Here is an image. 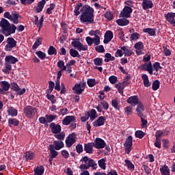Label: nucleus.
<instances>
[{
    "label": "nucleus",
    "instance_id": "obj_25",
    "mask_svg": "<svg viewBox=\"0 0 175 175\" xmlns=\"http://www.w3.org/2000/svg\"><path fill=\"white\" fill-rule=\"evenodd\" d=\"M142 70H146L150 73V75H152V65L151 64V62H149L148 64H142L141 66Z\"/></svg>",
    "mask_w": 175,
    "mask_h": 175
},
{
    "label": "nucleus",
    "instance_id": "obj_45",
    "mask_svg": "<svg viewBox=\"0 0 175 175\" xmlns=\"http://www.w3.org/2000/svg\"><path fill=\"white\" fill-rule=\"evenodd\" d=\"M88 117H90L92 121H94L95 118H98V113H96V111L95 109H92L90 112Z\"/></svg>",
    "mask_w": 175,
    "mask_h": 175
},
{
    "label": "nucleus",
    "instance_id": "obj_62",
    "mask_svg": "<svg viewBox=\"0 0 175 175\" xmlns=\"http://www.w3.org/2000/svg\"><path fill=\"white\" fill-rule=\"evenodd\" d=\"M35 2V0H21V3L22 5H24L25 6H27L28 5H31Z\"/></svg>",
    "mask_w": 175,
    "mask_h": 175
},
{
    "label": "nucleus",
    "instance_id": "obj_60",
    "mask_svg": "<svg viewBox=\"0 0 175 175\" xmlns=\"http://www.w3.org/2000/svg\"><path fill=\"white\" fill-rule=\"evenodd\" d=\"M109 81L111 83V84H116V83L118 81V78L114 75H112L109 77Z\"/></svg>",
    "mask_w": 175,
    "mask_h": 175
},
{
    "label": "nucleus",
    "instance_id": "obj_39",
    "mask_svg": "<svg viewBox=\"0 0 175 175\" xmlns=\"http://www.w3.org/2000/svg\"><path fill=\"white\" fill-rule=\"evenodd\" d=\"M124 162L126 163L125 165L126 166L127 169H129V170H131V172L135 170V165H133L131 161L126 159Z\"/></svg>",
    "mask_w": 175,
    "mask_h": 175
},
{
    "label": "nucleus",
    "instance_id": "obj_11",
    "mask_svg": "<svg viewBox=\"0 0 175 175\" xmlns=\"http://www.w3.org/2000/svg\"><path fill=\"white\" fill-rule=\"evenodd\" d=\"M133 10L131 7L125 6L124 9L120 12V17H124V18H128L131 17V13Z\"/></svg>",
    "mask_w": 175,
    "mask_h": 175
},
{
    "label": "nucleus",
    "instance_id": "obj_22",
    "mask_svg": "<svg viewBox=\"0 0 175 175\" xmlns=\"http://www.w3.org/2000/svg\"><path fill=\"white\" fill-rule=\"evenodd\" d=\"M106 121V118L103 116H100L97 119L96 121H94L93 122L94 126L98 127V126H102L103 125H105V122Z\"/></svg>",
    "mask_w": 175,
    "mask_h": 175
},
{
    "label": "nucleus",
    "instance_id": "obj_47",
    "mask_svg": "<svg viewBox=\"0 0 175 175\" xmlns=\"http://www.w3.org/2000/svg\"><path fill=\"white\" fill-rule=\"evenodd\" d=\"M57 67L60 69V70L64 71L66 70V66H65V62L62 60H59L57 62Z\"/></svg>",
    "mask_w": 175,
    "mask_h": 175
},
{
    "label": "nucleus",
    "instance_id": "obj_29",
    "mask_svg": "<svg viewBox=\"0 0 175 175\" xmlns=\"http://www.w3.org/2000/svg\"><path fill=\"white\" fill-rule=\"evenodd\" d=\"M120 49L122 50L123 54H124L126 57H131V55L133 54V52L131 49H129V47L126 46H120Z\"/></svg>",
    "mask_w": 175,
    "mask_h": 175
},
{
    "label": "nucleus",
    "instance_id": "obj_6",
    "mask_svg": "<svg viewBox=\"0 0 175 175\" xmlns=\"http://www.w3.org/2000/svg\"><path fill=\"white\" fill-rule=\"evenodd\" d=\"M5 51H12L14 47H17V41L13 38H8L6 40Z\"/></svg>",
    "mask_w": 175,
    "mask_h": 175
},
{
    "label": "nucleus",
    "instance_id": "obj_17",
    "mask_svg": "<svg viewBox=\"0 0 175 175\" xmlns=\"http://www.w3.org/2000/svg\"><path fill=\"white\" fill-rule=\"evenodd\" d=\"M142 6L144 10H147V9H152V8L154 6V4L151 0H143Z\"/></svg>",
    "mask_w": 175,
    "mask_h": 175
},
{
    "label": "nucleus",
    "instance_id": "obj_64",
    "mask_svg": "<svg viewBox=\"0 0 175 175\" xmlns=\"http://www.w3.org/2000/svg\"><path fill=\"white\" fill-rule=\"evenodd\" d=\"M105 17L107 18V20H113V12H107L105 14Z\"/></svg>",
    "mask_w": 175,
    "mask_h": 175
},
{
    "label": "nucleus",
    "instance_id": "obj_56",
    "mask_svg": "<svg viewBox=\"0 0 175 175\" xmlns=\"http://www.w3.org/2000/svg\"><path fill=\"white\" fill-rule=\"evenodd\" d=\"M124 112L127 116H131V114L133 113V108L132 106H128L124 109Z\"/></svg>",
    "mask_w": 175,
    "mask_h": 175
},
{
    "label": "nucleus",
    "instance_id": "obj_4",
    "mask_svg": "<svg viewBox=\"0 0 175 175\" xmlns=\"http://www.w3.org/2000/svg\"><path fill=\"white\" fill-rule=\"evenodd\" d=\"M24 114L27 118H33L38 113V109L30 105L26 106L24 109Z\"/></svg>",
    "mask_w": 175,
    "mask_h": 175
},
{
    "label": "nucleus",
    "instance_id": "obj_10",
    "mask_svg": "<svg viewBox=\"0 0 175 175\" xmlns=\"http://www.w3.org/2000/svg\"><path fill=\"white\" fill-rule=\"evenodd\" d=\"M76 143V134L72 133L66 139V147H72Z\"/></svg>",
    "mask_w": 175,
    "mask_h": 175
},
{
    "label": "nucleus",
    "instance_id": "obj_50",
    "mask_svg": "<svg viewBox=\"0 0 175 175\" xmlns=\"http://www.w3.org/2000/svg\"><path fill=\"white\" fill-rule=\"evenodd\" d=\"M49 55H57V49L53 46H51L48 49Z\"/></svg>",
    "mask_w": 175,
    "mask_h": 175
},
{
    "label": "nucleus",
    "instance_id": "obj_54",
    "mask_svg": "<svg viewBox=\"0 0 175 175\" xmlns=\"http://www.w3.org/2000/svg\"><path fill=\"white\" fill-rule=\"evenodd\" d=\"M160 84L161 83L158 80L153 81L152 84V88L153 91H157L159 88Z\"/></svg>",
    "mask_w": 175,
    "mask_h": 175
},
{
    "label": "nucleus",
    "instance_id": "obj_15",
    "mask_svg": "<svg viewBox=\"0 0 175 175\" xmlns=\"http://www.w3.org/2000/svg\"><path fill=\"white\" fill-rule=\"evenodd\" d=\"M49 128L51 129L52 133H54L55 135L59 133L62 131L61 125L55 124L54 122L50 124Z\"/></svg>",
    "mask_w": 175,
    "mask_h": 175
},
{
    "label": "nucleus",
    "instance_id": "obj_14",
    "mask_svg": "<svg viewBox=\"0 0 175 175\" xmlns=\"http://www.w3.org/2000/svg\"><path fill=\"white\" fill-rule=\"evenodd\" d=\"M94 147L95 148L100 149V148H105L106 147V142H105V140L102 139L101 138L97 137L94 140Z\"/></svg>",
    "mask_w": 175,
    "mask_h": 175
},
{
    "label": "nucleus",
    "instance_id": "obj_53",
    "mask_svg": "<svg viewBox=\"0 0 175 175\" xmlns=\"http://www.w3.org/2000/svg\"><path fill=\"white\" fill-rule=\"evenodd\" d=\"M105 57V62H109V61H114V59H116L114 56H111V54L109 53H106Z\"/></svg>",
    "mask_w": 175,
    "mask_h": 175
},
{
    "label": "nucleus",
    "instance_id": "obj_49",
    "mask_svg": "<svg viewBox=\"0 0 175 175\" xmlns=\"http://www.w3.org/2000/svg\"><path fill=\"white\" fill-rule=\"evenodd\" d=\"M70 55H71V57H73V58H76V57L79 58V57H80V54L79 53V51H77V50H75L73 49H71L70 50Z\"/></svg>",
    "mask_w": 175,
    "mask_h": 175
},
{
    "label": "nucleus",
    "instance_id": "obj_37",
    "mask_svg": "<svg viewBox=\"0 0 175 175\" xmlns=\"http://www.w3.org/2000/svg\"><path fill=\"white\" fill-rule=\"evenodd\" d=\"M49 150L52 158H56L58 156V152L55 150V149H54L53 145H49Z\"/></svg>",
    "mask_w": 175,
    "mask_h": 175
},
{
    "label": "nucleus",
    "instance_id": "obj_41",
    "mask_svg": "<svg viewBox=\"0 0 175 175\" xmlns=\"http://www.w3.org/2000/svg\"><path fill=\"white\" fill-rule=\"evenodd\" d=\"M111 106L116 110H120V100L117 98H115L111 100Z\"/></svg>",
    "mask_w": 175,
    "mask_h": 175
},
{
    "label": "nucleus",
    "instance_id": "obj_55",
    "mask_svg": "<svg viewBox=\"0 0 175 175\" xmlns=\"http://www.w3.org/2000/svg\"><path fill=\"white\" fill-rule=\"evenodd\" d=\"M42 44V38H38L35 43L33 44L32 49L33 50H35L36 48L40 46Z\"/></svg>",
    "mask_w": 175,
    "mask_h": 175
},
{
    "label": "nucleus",
    "instance_id": "obj_20",
    "mask_svg": "<svg viewBox=\"0 0 175 175\" xmlns=\"http://www.w3.org/2000/svg\"><path fill=\"white\" fill-rule=\"evenodd\" d=\"M16 62H18V59L14 57H13L12 55H7L5 57V64H8L10 65L14 64Z\"/></svg>",
    "mask_w": 175,
    "mask_h": 175
},
{
    "label": "nucleus",
    "instance_id": "obj_19",
    "mask_svg": "<svg viewBox=\"0 0 175 175\" xmlns=\"http://www.w3.org/2000/svg\"><path fill=\"white\" fill-rule=\"evenodd\" d=\"M71 122H76V118L73 116H66L62 120L63 125H69Z\"/></svg>",
    "mask_w": 175,
    "mask_h": 175
},
{
    "label": "nucleus",
    "instance_id": "obj_63",
    "mask_svg": "<svg viewBox=\"0 0 175 175\" xmlns=\"http://www.w3.org/2000/svg\"><path fill=\"white\" fill-rule=\"evenodd\" d=\"M154 146L157 148H161L162 146V142H161V138H156L155 142H154Z\"/></svg>",
    "mask_w": 175,
    "mask_h": 175
},
{
    "label": "nucleus",
    "instance_id": "obj_8",
    "mask_svg": "<svg viewBox=\"0 0 175 175\" xmlns=\"http://www.w3.org/2000/svg\"><path fill=\"white\" fill-rule=\"evenodd\" d=\"M133 142V138L132 137V136H129L126 139L124 147H125V151L127 154H129V152L132 151Z\"/></svg>",
    "mask_w": 175,
    "mask_h": 175
},
{
    "label": "nucleus",
    "instance_id": "obj_32",
    "mask_svg": "<svg viewBox=\"0 0 175 175\" xmlns=\"http://www.w3.org/2000/svg\"><path fill=\"white\" fill-rule=\"evenodd\" d=\"M118 25L120 27H124V25H128L129 24V20L126 18H120L116 21Z\"/></svg>",
    "mask_w": 175,
    "mask_h": 175
},
{
    "label": "nucleus",
    "instance_id": "obj_44",
    "mask_svg": "<svg viewBox=\"0 0 175 175\" xmlns=\"http://www.w3.org/2000/svg\"><path fill=\"white\" fill-rule=\"evenodd\" d=\"M55 137L57 139L59 142H62V140L65 139V133L61 132L57 134H55Z\"/></svg>",
    "mask_w": 175,
    "mask_h": 175
},
{
    "label": "nucleus",
    "instance_id": "obj_40",
    "mask_svg": "<svg viewBox=\"0 0 175 175\" xmlns=\"http://www.w3.org/2000/svg\"><path fill=\"white\" fill-rule=\"evenodd\" d=\"M8 116L11 117H16L17 116L18 111L17 109H14V107H10L8 109Z\"/></svg>",
    "mask_w": 175,
    "mask_h": 175
},
{
    "label": "nucleus",
    "instance_id": "obj_26",
    "mask_svg": "<svg viewBox=\"0 0 175 175\" xmlns=\"http://www.w3.org/2000/svg\"><path fill=\"white\" fill-rule=\"evenodd\" d=\"M49 146H53L54 149L59 150L61 148H64V142L62 141H54L53 144H50Z\"/></svg>",
    "mask_w": 175,
    "mask_h": 175
},
{
    "label": "nucleus",
    "instance_id": "obj_57",
    "mask_svg": "<svg viewBox=\"0 0 175 175\" xmlns=\"http://www.w3.org/2000/svg\"><path fill=\"white\" fill-rule=\"evenodd\" d=\"M46 123L47 122H53V121H54V120H55V118H57V116H54V115H46Z\"/></svg>",
    "mask_w": 175,
    "mask_h": 175
},
{
    "label": "nucleus",
    "instance_id": "obj_58",
    "mask_svg": "<svg viewBox=\"0 0 175 175\" xmlns=\"http://www.w3.org/2000/svg\"><path fill=\"white\" fill-rule=\"evenodd\" d=\"M36 54L40 59H44L46 58V53H43L42 51L36 52Z\"/></svg>",
    "mask_w": 175,
    "mask_h": 175
},
{
    "label": "nucleus",
    "instance_id": "obj_42",
    "mask_svg": "<svg viewBox=\"0 0 175 175\" xmlns=\"http://www.w3.org/2000/svg\"><path fill=\"white\" fill-rule=\"evenodd\" d=\"M139 38H140V34L137 32H134L131 33L130 36V39L131 42H137V40H139Z\"/></svg>",
    "mask_w": 175,
    "mask_h": 175
},
{
    "label": "nucleus",
    "instance_id": "obj_27",
    "mask_svg": "<svg viewBox=\"0 0 175 175\" xmlns=\"http://www.w3.org/2000/svg\"><path fill=\"white\" fill-rule=\"evenodd\" d=\"M94 145L92 143L85 144L84 150L87 154H92Z\"/></svg>",
    "mask_w": 175,
    "mask_h": 175
},
{
    "label": "nucleus",
    "instance_id": "obj_51",
    "mask_svg": "<svg viewBox=\"0 0 175 175\" xmlns=\"http://www.w3.org/2000/svg\"><path fill=\"white\" fill-rule=\"evenodd\" d=\"M88 85H89V87H94V85H96V84H98V82H96V80H95V79H88L87 81Z\"/></svg>",
    "mask_w": 175,
    "mask_h": 175
},
{
    "label": "nucleus",
    "instance_id": "obj_31",
    "mask_svg": "<svg viewBox=\"0 0 175 175\" xmlns=\"http://www.w3.org/2000/svg\"><path fill=\"white\" fill-rule=\"evenodd\" d=\"M160 172L162 175H170V170L166 165H164L160 168Z\"/></svg>",
    "mask_w": 175,
    "mask_h": 175
},
{
    "label": "nucleus",
    "instance_id": "obj_13",
    "mask_svg": "<svg viewBox=\"0 0 175 175\" xmlns=\"http://www.w3.org/2000/svg\"><path fill=\"white\" fill-rule=\"evenodd\" d=\"M128 84H129L128 81H124L122 83L118 82L115 85V88H117L119 94L122 95V94H124V88H125V85H128Z\"/></svg>",
    "mask_w": 175,
    "mask_h": 175
},
{
    "label": "nucleus",
    "instance_id": "obj_1",
    "mask_svg": "<svg viewBox=\"0 0 175 175\" xmlns=\"http://www.w3.org/2000/svg\"><path fill=\"white\" fill-rule=\"evenodd\" d=\"M83 13L80 16V21L82 24L88 25L94 23V9L90 6L83 7Z\"/></svg>",
    "mask_w": 175,
    "mask_h": 175
},
{
    "label": "nucleus",
    "instance_id": "obj_21",
    "mask_svg": "<svg viewBox=\"0 0 175 175\" xmlns=\"http://www.w3.org/2000/svg\"><path fill=\"white\" fill-rule=\"evenodd\" d=\"M34 18H35V21H34L35 25H39V31H40V29L43 27V21H44V16H42L40 20L38 16H35Z\"/></svg>",
    "mask_w": 175,
    "mask_h": 175
},
{
    "label": "nucleus",
    "instance_id": "obj_18",
    "mask_svg": "<svg viewBox=\"0 0 175 175\" xmlns=\"http://www.w3.org/2000/svg\"><path fill=\"white\" fill-rule=\"evenodd\" d=\"M135 111L137 112V116H138V117H146L144 113H143L144 111V106L143 105V103H141L137 106Z\"/></svg>",
    "mask_w": 175,
    "mask_h": 175
},
{
    "label": "nucleus",
    "instance_id": "obj_43",
    "mask_svg": "<svg viewBox=\"0 0 175 175\" xmlns=\"http://www.w3.org/2000/svg\"><path fill=\"white\" fill-rule=\"evenodd\" d=\"M12 125H14V126H17V125H18V120H17L16 118H9L8 126H12Z\"/></svg>",
    "mask_w": 175,
    "mask_h": 175
},
{
    "label": "nucleus",
    "instance_id": "obj_7",
    "mask_svg": "<svg viewBox=\"0 0 175 175\" xmlns=\"http://www.w3.org/2000/svg\"><path fill=\"white\" fill-rule=\"evenodd\" d=\"M127 103H129L131 106H137L142 103L140 102V99L139 98L138 96H130L127 100Z\"/></svg>",
    "mask_w": 175,
    "mask_h": 175
},
{
    "label": "nucleus",
    "instance_id": "obj_5",
    "mask_svg": "<svg viewBox=\"0 0 175 175\" xmlns=\"http://www.w3.org/2000/svg\"><path fill=\"white\" fill-rule=\"evenodd\" d=\"M71 44L78 51H87L88 50V46L83 44L79 39H75L71 42Z\"/></svg>",
    "mask_w": 175,
    "mask_h": 175
},
{
    "label": "nucleus",
    "instance_id": "obj_23",
    "mask_svg": "<svg viewBox=\"0 0 175 175\" xmlns=\"http://www.w3.org/2000/svg\"><path fill=\"white\" fill-rule=\"evenodd\" d=\"M113 31H107L105 34V39H104V43L107 44V43H109V42H111V39H113Z\"/></svg>",
    "mask_w": 175,
    "mask_h": 175
},
{
    "label": "nucleus",
    "instance_id": "obj_9",
    "mask_svg": "<svg viewBox=\"0 0 175 175\" xmlns=\"http://www.w3.org/2000/svg\"><path fill=\"white\" fill-rule=\"evenodd\" d=\"M134 49H135V53L137 55H142V54H144V53H143L144 50V44H143V42H136L134 44Z\"/></svg>",
    "mask_w": 175,
    "mask_h": 175
},
{
    "label": "nucleus",
    "instance_id": "obj_24",
    "mask_svg": "<svg viewBox=\"0 0 175 175\" xmlns=\"http://www.w3.org/2000/svg\"><path fill=\"white\" fill-rule=\"evenodd\" d=\"M165 20L168 21V23H170V24H175V13L173 12H168L165 16Z\"/></svg>",
    "mask_w": 175,
    "mask_h": 175
},
{
    "label": "nucleus",
    "instance_id": "obj_34",
    "mask_svg": "<svg viewBox=\"0 0 175 175\" xmlns=\"http://www.w3.org/2000/svg\"><path fill=\"white\" fill-rule=\"evenodd\" d=\"M35 158V153L31 151L26 152L25 154V159L26 161H32Z\"/></svg>",
    "mask_w": 175,
    "mask_h": 175
},
{
    "label": "nucleus",
    "instance_id": "obj_48",
    "mask_svg": "<svg viewBox=\"0 0 175 175\" xmlns=\"http://www.w3.org/2000/svg\"><path fill=\"white\" fill-rule=\"evenodd\" d=\"M93 62L96 66H102L103 65V59L97 57L94 59Z\"/></svg>",
    "mask_w": 175,
    "mask_h": 175
},
{
    "label": "nucleus",
    "instance_id": "obj_12",
    "mask_svg": "<svg viewBox=\"0 0 175 175\" xmlns=\"http://www.w3.org/2000/svg\"><path fill=\"white\" fill-rule=\"evenodd\" d=\"M1 88H0V94L5 95L6 94V91H9L10 88V83L6 81H1L0 83Z\"/></svg>",
    "mask_w": 175,
    "mask_h": 175
},
{
    "label": "nucleus",
    "instance_id": "obj_52",
    "mask_svg": "<svg viewBox=\"0 0 175 175\" xmlns=\"http://www.w3.org/2000/svg\"><path fill=\"white\" fill-rule=\"evenodd\" d=\"M89 35L91 36H94V38H98L100 36V31L99 30H92L89 32Z\"/></svg>",
    "mask_w": 175,
    "mask_h": 175
},
{
    "label": "nucleus",
    "instance_id": "obj_3",
    "mask_svg": "<svg viewBox=\"0 0 175 175\" xmlns=\"http://www.w3.org/2000/svg\"><path fill=\"white\" fill-rule=\"evenodd\" d=\"M80 162L81 163V165L79 166V169H81V172L84 170H88V169H90V167L96 169V166H98L96 163H95V161L90 159L87 156H85L82 159H81Z\"/></svg>",
    "mask_w": 175,
    "mask_h": 175
},
{
    "label": "nucleus",
    "instance_id": "obj_16",
    "mask_svg": "<svg viewBox=\"0 0 175 175\" xmlns=\"http://www.w3.org/2000/svg\"><path fill=\"white\" fill-rule=\"evenodd\" d=\"M85 88V84L81 83V84H76L75 87L72 88V90L75 94L80 95V94H81V92L84 91Z\"/></svg>",
    "mask_w": 175,
    "mask_h": 175
},
{
    "label": "nucleus",
    "instance_id": "obj_38",
    "mask_svg": "<svg viewBox=\"0 0 175 175\" xmlns=\"http://www.w3.org/2000/svg\"><path fill=\"white\" fill-rule=\"evenodd\" d=\"M12 70V64L5 63V68L2 69V71L5 75H9Z\"/></svg>",
    "mask_w": 175,
    "mask_h": 175
},
{
    "label": "nucleus",
    "instance_id": "obj_35",
    "mask_svg": "<svg viewBox=\"0 0 175 175\" xmlns=\"http://www.w3.org/2000/svg\"><path fill=\"white\" fill-rule=\"evenodd\" d=\"M156 31L157 30L155 29L150 27L143 29V32L145 33H148L150 36H155Z\"/></svg>",
    "mask_w": 175,
    "mask_h": 175
},
{
    "label": "nucleus",
    "instance_id": "obj_2",
    "mask_svg": "<svg viewBox=\"0 0 175 175\" xmlns=\"http://www.w3.org/2000/svg\"><path fill=\"white\" fill-rule=\"evenodd\" d=\"M0 27L1 28L0 30V33H3L5 36H10V35H12V33H16V29H17V27L13 24H10L9 21L2 18L0 21Z\"/></svg>",
    "mask_w": 175,
    "mask_h": 175
},
{
    "label": "nucleus",
    "instance_id": "obj_28",
    "mask_svg": "<svg viewBox=\"0 0 175 175\" xmlns=\"http://www.w3.org/2000/svg\"><path fill=\"white\" fill-rule=\"evenodd\" d=\"M18 17H20V15L16 13V11H13L12 12V16L10 21H11L13 24H18Z\"/></svg>",
    "mask_w": 175,
    "mask_h": 175
},
{
    "label": "nucleus",
    "instance_id": "obj_61",
    "mask_svg": "<svg viewBox=\"0 0 175 175\" xmlns=\"http://www.w3.org/2000/svg\"><path fill=\"white\" fill-rule=\"evenodd\" d=\"M146 133L142 131H137L135 132V137H138L139 139H143Z\"/></svg>",
    "mask_w": 175,
    "mask_h": 175
},
{
    "label": "nucleus",
    "instance_id": "obj_36",
    "mask_svg": "<svg viewBox=\"0 0 175 175\" xmlns=\"http://www.w3.org/2000/svg\"><path fill=\"white\" fill-rule=\"evenodd\" d=\"M142 79L144 81V87H150V85H151V83H150V80H148V76L147 75L144 74Z\"/></svg>",
    "mask_w": 175,
    "mask_h": 175
},
{
    "label": "nucleus",
    "instance_id": "obj_30",
    "mask_svg": "<svg viewBox=\"0 0 175 175\" xmlns=\"http://www.w3.org/2000/svg\"><path fill=\"white\" fill-rule=\"evenodd\" d=\"M44 5H46V0H42L40 1L36 8V13H40L42 10H43V8H44Z\"/></svg>",
    "mask_w": 175,
    "mask_h": 175
},
{
    "label": "nucleus",
    "instance_id": "obj_46",
    "mask_svg": "<svg viewBox=\"0 0 175 175\" xmlns=\"http://www.w3.org/2000/svg\"><path fill=\"white\" fill-rule=\"evenodd\" d=\"M98 166L103 170H106V159H101L98 161Z\"/></svg>",
    "mask_w": 175,
    "mask_h": 175
},
{
    "label": "nucleus",
    "instance_id": "obj_33",
    "mask_svg": "<svg viewBox=\"0 0 175 175\" xmlns=\"http://www.w3.org/2000/svg\"><path fill=\"white\" fill-rule=\"evenodd\" d=\"M43 173H44V167L42 165H39L34 170L35 175H43Z\"/></svg>",
    "mask_w": 175,
    "mask_h": 175
},
{
    "label": "nucleus",
    "instance_id": "obj_59",
    "mask_svg": "<svg viewBox=\"0 0 175 175\" xmlns=\"http://www.w3.org/2000/svg\"><path fill=\"white\" fill-rule=\"evenodd\" d=\"M55 9V4L51 3L50 6L46 9V13L47 14H51L53 13V10Z\"/></svg>",
    "mask_w": 175,
    "mask_h": 175
}]
</instances>
